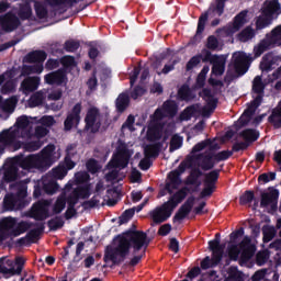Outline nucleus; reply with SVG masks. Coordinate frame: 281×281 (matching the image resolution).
<instances>
[{
    "instance_id": "1",
    "label": "nucleus",
    "mask_w": 281,
    "mask_h": 281,
    "mask_svg": "<svg viewBox=\"0 0 281 281\" xmlns=\"http://www.w3.org/2000/svg\"><path fill=\"white\" fill-rule=\"evenodd\" d=\"M34 128V119L27 116L18 117L14 126L3 131L0 134V144L4 146H13V148H24L29 153H34L43 146V137H45L49 131L43 126Z\"/></svg>"
},
{
    "instance_id": "2",
    "label": "nucleus",
    "mask_w": 281,
    "mask_h": 281,
    "mask_svg": "<svg viewBox=\"0 0 281 281\" xmlns=\"http://www.w3.org/2000/svg\"><path fill=\"white\" fill-rule=\"evenodd\" d=\"M148 247V237L144 232L134 231L119 235L114 239V246L106 248L105 258L112 262H122L126 256L136 255Z\"/></svg>"
},
{
    "instance_id": "3",
    "label": "nucleus",
    "mask_w": 281,
    "mask_h": 281,
    "mask_svg": "<svg viewBox=\"0 0 281 281\" xmlns=\"http://www.w3.org/2000/svg\"><path fill=\"white\" fill-rule=\"evenodd\" d=\"M60 159V150H56V146L48 145L38 155H30L27 157L18 156L14 164L23 170H47L54 162Z\"/></svg>"
},
{
    "instance_id": "4",
    "label": "nucleus",
    "mask_w": 281,
    "mask_h": 281,
    "mask_svg": "<svg viewBox=\"0 0 281 281\" xmlns=\"http://www.w3.org/2000/svg\"><path fill=\"white\" fill-rule=\"evenodd\" d=\"M74 153H76V146H68L64 164L54 168L49 173L42 178L43 190L46 194H55V192H58V183H56V179H65V177H67V171L76 168V162L71 160V155H74Z\"/></svg>"
},
{
    "instance_id": "5",
    "label": "nucleus",
    "mask_w": 281,
    "mask_h": 281,
    "mask_svg": "<svg viewBox=\"0 0 281 281\" xmlns=\"http://www.w3.org/2000/svg\"><path fill=\"white\" fill-rule=\"evenodd\" d=\"M177 113V103L175 101H166L162 108L157 109L154 115L150 116L147 139L155 142L161 137L164 133V124H161L162 117H172Z\"/></svg>"
},
{
    "instance_id": "6",
    "label": "nucleus",
    "mask_w": 281,
    "mask_h": 281,
    "mask_svg": "<svg viewBox=\"0 0 281 281\" xmlns=\"http://www.w3.org/2000/svg\"><path fill=\"white\" fill-rule=\"evenodd\" d=\"M75 181L78 187L74 189L67 200L68 209L65 213L66 218H74V216H76V209H74V205L78 203V199H89L91 195V186L87 184V181H89V173L85 171L76 173Z\"/></svg>"
},
{
    "instance_id": "7",
    "label": "nucleus",
    "mask_w": 281,
    "mask_h": 281,
    "mask_svg": "<svg viewBox=\"0 0 281 281\" xmlns=\"http://www.w3.org/2000/svg\"><path fill=\"white\" fill-rule=\"evenodd\" d=\"M132 155L133 151L126 149V146L119 147L116 155H114L108 165L110 172L105 175L106 181H111V183H119V181L124 179V175L120 173L119 168H126Z\"/></svg>"
},
{
    "instance_id": "8",
    "label": "nucleus",
    "mask_w": 281,
    "mask_h": 281,
    "mask_svg": "<svg viewBox=\"0 0 281 281\" xmlns=\"http://www.w3.org/2000/svg\"><path fill=\"white\" fill-rule=\"evenodd\" d=\"M227 251L231 260H239L240 265H245L254 258L256 246L251 244L249 237H244L239 245L229 244Z\"/></svg>"
},
{
    "instance_id": "9",
    "label": "nucleus",
    "mask_w": 281,
    "mask_h": 281,
    "mask_svg": "<svg viewBox=\"0 0 281 281\" xmlns=\"http://www.w3.org/2000/svg\"><path fill=\"white\" fill-rule=\"evenodd\" d=\"M32 224L30 222H16L14 217H5L0 221V243L1 240H5L8 236H21V234H25L26 229H30Z\"/></svg>"
},
{
    "instance_id": "10",
    "label": "nucleus",
    "mask_w": 281,
    "mask_h": 281,
    "mask_svg": "<svg viewBox=\"0 0 281 281\" xmlns=\"http://www.w3.org/2000/svg\"><path fill=\"white\" fill-rule=\"evenodd\" d=\"M278 14H281L280 2H278L277 0L266 1L263 3L262 13L256 22L257 30H262L265 27H268V25H271L273 16H278Z\"/></svg>"
},
{
    "instance_id": "11",
    "label": "nucleus",
    "mask_w": 281,
    "mask_h": 281,
    "mask_svg": "<svg viewBox=\"0 0 281 281\" xmlns=\"http://www.w3.org/2000/svg\"><path fill=\"white\" fill-rule=\"evenodd\" d=\"M281 45V25L277 26L271 31L270 34L266 35V38L262 40L257 46L254 48L255 58H258L267 52V49H271L273 47H280Z\"/></svg>"
},
{
    "instance_id": "12",
    "label": "nucleus",
    "mask_w": 281,
    "mask_h": 281,
    "mask_svg": "<svg viewBox=\"0 0 281 281\" xmlns=\"http://www.w3.org/2000/svg\"><path fill=\"white\" fill-rule=\"evenodd\" d=\"M47 59V54L43 50H35L26 55V63H35L33 66H23L22 76H30L32 74H43V63Z\"/></svg>"
},
{
    "instance_id": "13",
    "label": "nucleus",
    "mask_w": 281,
    "mask_h": 281,
    "mask_svg": "<svg viewBox=\"0 0 281 281\" xmlns=\"http://www.w3.org/2000/svg\"><path fill=\"white\" fill-rule=\"evenodd\" d=\"M26 190L27 187H25V183L21 182L16 195L7 194L4 196L3 209L7 212H12V210H21V207H23V199L26 196Z\"/></svg>"
},
{
    "instance_id": "14",
    "label": "nucleus",
    "mask_w": 281,
    "mask_h": 281,
    "mask_svg": "<svg viewBox=\"0 0 281 281\" xmlns=\"http://www.w3.org/2000/svg\"><path fill=\"white\" fill-rule=\"evenodd\" d=\"M209 249L212 250V258L206 257L201 262V267L203 269H210V267H216L218 262L223 259V251L225 250V246L221 245L218 239L209 241Z\"/></svg>"
},
{
    "instance_id": "15",
    "label": "nucleus",
    "mask_w": 281,
    "mask_h": 281,
    "mask_svg": "<svg viewBox=\"0 0 281 281\" xmlns=\"http://www.w3.org/2000/svg\"><path fill=\"white\" fill-rule=\"evenodd\" d=\"M86 131L88 133H98L100 131V126H102V115L100 114V110L95 106H90L86 114Z\"/></svg>"
},
{
    "instance_id": "16",
    "label": "nucleus",
    "mask_w": 281,
    "mask_h": 281,
    "mask_svg": "<svg viewBox=\"0 0 281 281\" xmlns=\"http://www.w3.org/2000/svg\"><path fill=\"white\" fill-rule=\"evenodd\" d=\"M249 63H251V57L249 55L238 52L233 55V64L229 66V71L234 69L237 76H245L249 69Z\"/></svg>"
},
{
    "instance_id": "17",
    "label": "nucleus",
    "mask_w": 281,
    "mask_h": 281,
    "mask_svg": "<svg viewBox=\"0 0 281 281\" xmlns=\"http://www.w3.org/2000/svg\"><path fill=\"white\" fill-rule=\"evenodd\" d=\"M49 207H52V200H40L33 204L30 216L35 218V221H46L52 216L49 214Z\"/></svg>"
},
{
    "instance_id": "18",
    "label": "nucleus",
    "mask_w": 281,
    "mask_h": 281,
    "mask_svg": "<svg viewBox=\"0 0 281 281\" xmlns=\"http://www.w3.org/2000/svg\"><path fill=\"white\" fill-rule=\"evenodd\" d=\"M224 8H225V0H216L215 3H213L210 7L209 11L200 16L199 23H198V34H201L203 30H205V23L207 21V16H210V14H217V16H221V14H223Z\"/></svg>"
},
{
    "instance_id": "19",
    "label": "nucleus",
    "mask_w": 281,
    "mask_h": 281,
    "mask_svg": "<svg viewBox=\"0 0 281 281\" xmlns=\"http://www.w3.org/2000/svg\"><path fill=\"white\" fill-rule=\"evenodd\" d=\"M186 172V164H180L177 169L169 172L168 175V181L166 183V190L169 192V194H172L175 190L179 189L181 186V176Z\"/></svg>"
},
{
    "instance_id": "20",
    "label": "nucleus",
    "mask_w": 281,
    "mask_h": 281,
    "mask_svg": "<svg viewBox=\"0 0 281 281\" xmlns=\"http://www.w3.org/2000/svg\"><path fill=\"white\" fill-rule=\"evenodd\" d=\"M204 60H209V63L213 65L212 67L213 76H223V74H225V63H227V56L212 55L207 52Z\"/></svg>"
},
{
    "instance_id": "21",
    "label": "nucleus",
    "mask_w": 281,
    "mask_h": 281,
    "mask_svg": "<svg viewBox=\"0 0 281 281\" xmlns=\"http://www.w3.org/2000/svg\"><path fill=\"white\" fill-rule=\"evenodd\" d=\"M200 95L206 102V105L201 110V115L203 117H210V115L214 113V109H216V104H218V99H216V97L207 89H204L200 93Z\"/></svg>"
},
{
    "instance_id": "22",
    "label": "nucleus",
    "mask_w": 281,
    "mask_h": 281,
    "mask_svg": "<svg viewBox=\"0 0 281 281\" xmlns=\"http://www.w3.org/2000/svg\"><path fill=\"white\" fill-rule=\"evenodd\" d=\"M279 196L280 191L269 188L267 191L261 193V207H271V210H276L278 207Z\"/></svg>"
},
{
    "instance_id": "23",
    "label": "nucleus",
    "mask_w": 281,
    "mask_h": 281,
    "mask_svg": "<svg viewBox=\"0 0 281 281\" xmlns=\"http://www.w3.org/2000/svg\"><path fill=\"white\" fill-rule=\"evenodd\" d=\"M216 181H218V170H213L205 176L204 189L200 193L201 199H205V196H212Z\"/></svg>"
},
{
    "instance_id": "24",
    "label": "nucleus",
    "mask_w": 281,
    "mask_h": 281,
    "mask_svg": "<svg viewBox=\"0 0 281 281\" xmlns=\"http://www.w3.org/2000/svg\"><path fill=\"white\" fill-rule=\"evenodd\" d=\"M173 210L175 209H172V206L169 205L168 202L162 204L161 207L156 209L151 213L154 223H164V221H168V218H170V216H172Z\"/></svg>"
},
{
    "instance_id": "25",
    "label": "nucleus",
    "mask_w": 281,
    "mask_h": 281,
    "mask_svg": "<svg viewBox=\"0 0 281 281\" xmlns=\"http://www.w3.org/2000/svg\"><path fill=\"white\" fill-rule=\"evenodd\" d=\"M82 111V104L77 103L71 112L67 115V119L65 120L64 126L65 131H71L74 126H78V123L80 122V113Z\"/></svg>"
},
{
    "instance_id": "26",
    "label": "nucleus",
    "mask_w": 281,
    "mask_h": 281,
    "mask_svg": "<svg viewBox=\"0 0 281 281\" xmlns=\"http://www.w3.org/2000/svg\"><path fill=\"white\" fill-rule=\"evenodd\" d=\"M198 166L202 170H212L216 166V158L212 150L205 151L198 157Z\"/></svg>"
},
{
    "instance_id": "27",
    "label": "nucleus",
    "mask_w": 281,
    "mask_h": 281,
    "mask_svg": "<svg viewBox=\"0 0 281 281\" xmlns=\"http://www.w3.org/2000/svg\"><path fill=\"white\" fill-rule=\"evenodd\" d=\"M245 23H247V11L240 12L235 18L233 25L224 29L222 32H224L226 36H232L233 34H236V32H238V30H240Z\"/></svg>"
},
{
    "instance_id": "28",
    "label": "nucleus",
    "mask_w": 281,
    "mask_h": 281,
    "mask_svg": "<svg viewBox=\"0 0 281 281\" xmlns=\"http://www.w3.org/2000/svg\"><path fill=\"white\" fill-rule=\"evenodd\" d=\"M41 86V77H27L21 83V91L24 95H30V93L36 91Z\"/></svg>"
},
{
    "instance_id": "29",
    "label": "nucleus",
    "mask_w": 281,
    "mask_h": 281,
    "mask_svg": "<svg viewBox=\"0 0 281 281\" xmlns=\"http://www.w3.org/2000/svg\"><path fill=\"white\" fill-rule=\"evenodd\" d=\"M0 25L4 32H13L20 25L19 18L16 15L7 13L4 16L0 18Z\"/></svg>"
},
{
    "instance_id": "30",
    "label": "nucleus",
    "mask_w": 281,
    "mask_h": 281,
    "mask_svg": "<svg viewBox=\"0 0 281 281\" xmlns=\"http://www.w3.org/2000/svg\"><path fill=\"white\" fill-rule=\"evenodd\" d=\"M71 188H74V184L71 182H68L65 187V191L61 195H59L53 206V214H60L63 210H65V206L67 205V194L71 192Z\"/></svg>"
},
{
    "instance_id": "31",
    "label": "nucleus",
    "mask_w": 281,
    "mask_h": 281,
    "mask_svg": "<svg viewBox=\"0 0 281 281\" xmlns=\"http://www.w3.org/2000/svg\"><path fill=\"white\" fill-rule=\"evenodd\" d=\"M9 268H3V273H10V276H16L23 271V265H25V259L23 257L15 258L14 261L7 260Z\"/></svg>"
},
{
    "instance_id": "32",
    "label": "nucleus",
    "mask_w": 281,
    "mask_h": 281,
    "mask_svg": "<svg viewBox=\"0 0 281 281\" xmlns=\"http://www.w3.org/2000/svg\"><path fill=\"white\" fill-rule=\"evenodd\" d=\"M252 91L258 94L251 104L255 109H258V106H260V102H262V95L260 93L265 91V83H262V78H260V76H257L254 79Z\"/></svg>"
},
{
    "instance_id": "33",
    "label": "nucleus",
    "mask_w": 281,
    "mask_h": 281,
    "mask_svg": "<svg viewBox=\"0 0 281 281\" xmlns=\"http://www.w3.org/2000/svg\"><path fill=\"white\" fill-rule=\"evenodd\" d=\"M44 80L46 85H63V82H67V75H65V71L58 70L45 75Z\"/></svg>"
},
{
    "instance_id": "34",
    "label": "nucleus",
    "mask_w": 281,
    "mask_h": 281,
    "mask_svg": "<svg viewBox=\"0 0 281 281\" xmlns=\"http://www.w3.org/2000/svg\"><path fill=\"white\" fill-rule=\"evenodd\" d=\"M4 83V85H3ZM2 86V93H10V91L14 90L16 83L12 80V72H4L0 76V86Z\"/></svg>"
},
{
    "instance_id": "35",
    "label": "nucleus",
    "mask_w": 281,
    "mask_h": 281,
    "mask_svg": "<svg viewBox=\"0 0 281 281\" xmlns=\"http://www.w3.org/2000/svg\"><path fill=\"white\" fill-rule=\"evenodd\" d=\"M194 206V198H189L186 203L179 209L178 213L176 214L175 218L177 221H183L188 214L192 211V207Z\"/></svg>"
},
{
    "instance_id": "36",
    "label": "nucleus",
    "mask_w": 281,
    "mask_h": 281,
    "mask_svg": "<svg viewBox=\"0 0 281 281\" xmlns=\"http://www.w3.org/2000/svg\"><path fill=\"white\" fill-rule=\"evenodd\" d=\"M189 192H190V190L188 188H182L181 190L176 192L168 201L171 209L175 210V207H177V205H179V203H181V201H183V199H186V196H188Z\"/></svg>"
},
{
    "instance_id": "37",
    "label": "nucleus",
    "mask_w": 281,
    "mask_h": 281,
    "mask_svg": "<svg viewBox=\"0 0 281 281\" xmlns=\"http://www.w3.org/2000/svg\"><path fill=\"white\" fill-rule=\"evenodd\" d=\"M269 122L274 126V128H281V100L278 105L272 110L269 116Z\"/></svg>"
},
{
    "instance_id": "38",
    "label": "nucleus",
    "mask_w": 281,
    "mask_h": 281,
    "mask_svg": "<svg viewBox=\"0 0 281 281\" xmlns=\"http://www.w3.org/2000/svg\"><path fill=\"white\" fill-rule=\"evenodd\" d=\"M47 95V91L46 90H40L37 92H35L29 100V105L31 108L34 106H40V104H43V102H45V98Z\"/></svg>"
},
{
    "instance_id": "39",
    "label": "nucleus",
    "mask_w": 281,
    "mask_h": 281,
    "mask_svg": "<svg viewBox=\"0 0 281 281\" xmlns=\"http://www.w3.org/2000/svg\"><path fill=\"white\" fill-rule=\"evenodd\" d=\"M276 63H278V59L272 54L266 55L260 63L261 71H270Z\"/></svg>"
},
{
    "instance_id": "40",
    "label": "nucleus",
    "mask_w": 281,
    "mask_h": 281,
    "mask_svg": "<svg viewBox=\"0 0 281 281\" xmlns=\"http://www.w3.org/2000/svg\"><path fill=\"white\" fill-rule=\"evenodd\" d=\"M16 102H19V99L16 97H12V98L5 100L1 104L2 111H4V113H12L14 111V109H16Z\"/></svg>"
},
{
    "instance_id": "41",
    "label": "nucleus",
    "mask_w": 281,
    "mask_h": 281,
    "mask_svg": "<svg viewBox=\"0 0 281 281\" xmlns=\"http://www.w3.org/2000/svg\"><path fill=\"white\" fill-rule=\"evenodd\" d=\"M178 95L181 100H192V98H194V93L192 92V90H190V88L188 86H182L179 91H178Z\"/></svg>"
},
{
    "instance_id": "42",
    "label": "nucleus",
    "mask_w": 281,
    "mask_h": 281,
    "mask_svg": "<svg viewBox=\"0 0 281 281\" xmlns=\"http://www.w3.org/2000/svg\"><path fill=\"white\" fill-rule=\"evenodd\" d=\"M128 106V94L122 93L116 99V108L119 111H124Z\"/></svg>"
},
{
    "instance_id": "43",
    "label": "nucleus",
    "mask_w": 281,
    "mask_h": 281,
    "mask_svg": "<svg viewBox=\"0 0 281 281\" xmlns=\"http://www.w3.org/2000/svg\"><path fill=\"white\" fill-rule=\"evenodd\" d=\"M238 38L241 43H247V41H251V38H254V30H251V27H246L238 34Z\"/></svg>"
},
{
    "instance_id": "44",
    "label": "nucleus",
    "mask_w": 281,
    "mask_h": 281,
    "mask_svg": "<svg viewBox=\"0 0 281 281\" xmlns=\"http://www.w3.org/2000/svg\"><path fill=\"white\" fill-rule=\"evenodd\" d=\"M241 137L245 142H256L258 139V132L256 130H245L241 132Z\"/></svg>"
},
{
    "instance_id": "45",
    "label": "nucleus",
    "mask_w": 281,
    "mask_h": 281,
    "mask_svg": "<svg viewBox=\"0 0 281 281\" xmlns=\"http://www.w3.org/2000/svg\"><path fill=\"white\" fill-rule=\"evenodd\" d=\"M263 241L270 243V240H273V236H276V228L271 226H265L263 229Z\"/></svg>"
},
{
    "instance_id": "46",
    "label": "nucleus",
    "mask_w": 281,
    "mask_h": 281,
    "mask_svg": "<svg viewBox=\"0 0 281 281\" xmlns=\"http://www.w3.org/2000/svg\"><path fill=\"white\" fill-rule=\"evenodd\" d=\"M145 157L149 158L150 157H157L159 155V146L157 145H147L145 147Z\"/></svg>"
},
{
    "instance_id": "47",
    "label": "nucleus",
    "mask_w": 281,
    "mask_h": 281,
    "mask_svg": "<svg viewBox=\"0 0 281 281\" xmlns=\"http://www.w3.org/2000/svg\"><path fill=\"white\" fill-rule=\"evenodd\" d=\"M182 144H183V138L181 136L179 135L172 136L171 143H170V153H173V150H179Z\"/></svg>"
},
{
    "instance_id": "48",
    "label": "nucleus",
    "mask_w": 281,
    "mask_h": 281,
    "mask_svg": "<svg viewBox=\"0 0 281 281\" xmlns=\"http://www.w3.org/2000/svg\"><path fill=\"white\" fill-rule=\"evenodd\" d=\"M19 16L23 21H25L26 19H30V16H32V7H30V4L22 5L20 9Z\"/></svg>"
},
{
    "instance_id": "49",
    "label": "nucleus",
    "mask_w": 281,
    "mask_h": 281,
    "mask_svg": "<svg viewBox=\"0 0 281 281\" xmlns=\"http://www.w3.org/2000/svg\"><path fill=\"white\" fill-rule=\"evenodd\" d=\"M63 225H65V222H64L63 218H60V217H56V218L50 220V221L48 222V227H49V229H53L54 232H55L56 229H60V227H63Z\"/></svg>"
},
{
    "instance_id": "50",
    "label": "nucleus",
    "mask_w": 281,
    "mask_h": 281,
    "mask_svg": "<svg viewBox=\"0 0 281 281\" xmlns=\"http://www.w3.org/2000/svg\"><path fill=\"white\" fill-rule=\"evenodd\" d=\"M19 178V170L16 168H11V169H8L5 172H4V179L7 181H14L15 179Z\"/></svg>"
},
{
    "instance_id": "51",
    "label": "nucleus",
    "mask_w": 281,
    "mask_h": 281,
    "mask_svg": "<svg viewBox=\"0 0 281 281\" xmlns=\"http://www.w3.org/2000/svg\"><path fill=\"white\" fill-rule=\"evenodd\" d=\"M254 201V192L246 191L239 199L240 205H247Z\"/></svg>"
},
{
    "instance_id": "52",
    "label": "nucleus",
    "mask_w": 281,
    "mask_h": 281,
    "mask_svg": "<svg viewBox=\"0 0 281 281\" xmlns=\"http://www.w3.org/2000/svg\"><path fill=\"white\" fill-rule=\"evenodd\" d=\"M269 260V250H262L257 254V265L262 266Z\"/></svg>"
},
{
    "instance_id": "53",
    "label": "nucleus",
    "mask_w": 281,
    "mask_h": 281,
    "mask_svg": "<svg viewBox=\"0 0 281 281\" xmlns=\"http://www.w3.org/2000/svg\"><path fill=\"white\" fill-rule=\"evenodd\" d=\"M35 12L38 19H45L47 16V9L41 2H35Z\"/></svg>"
},
{
    "instance_id": "54",
    "label": "nucleus",
    "mask_w": 281,
    "mask_h": 281,
    "mask_svg": "<svg viewBox=\"0 0 281 281\" xmlns=\"http://www.w3.org/2000/svg\"><path fill=\"white\" fill-rule=\"evenodd\" d=\"M260 183H269V181L276 180V173L270 172V173H262L258 178Z\"/></svg>"
},
{
    "instance_id": "55",
    "label": "nucleus",
    "mask_w": 281,
    "mask_h": 281,
    "mask_svg": "<svg viewBox=\"0 0 281 281\" xmlns=\"http://www.w3.org/2000/svg\"><path fill=\"white\" fill-rule=\"evenodd\" d=\"M194 114V108H187L181 114H180V121L181 122H188L190 117Z\"/></svg>"
},
{
    "instance_id": "56",
    "label": "nucleus",
    "mask_w": 281,
    "mask_h": 281,
    "mask_svg": "<svg viewBox=\"0 0 281 281\" xmlns=\"http://www.w3.org/2000/svg\"><path fill=\"white\" fill-rule=\"evenodd\" d=\"M87 168H88L89 172H91L92 175H95V172H98V170H100V165L98 164V161L90 159L87 162Z\"/></svg>"
},
{
    "instance_id": "57",
    "label": "nucleus",
    "mask_w": 281,
    "mask_h": 281,
    "mask_svg": "<svg viewBox=\"0 0 281 281\" xmlns=\"http://www.w3.org/2000/svg\"><path fill=\"white\" fill-rule=\"evenodd\" d=\"M78 47H80V43H78L76 41L70 40L65 43L66 52H76V49H78Z\"/></svg>"
},
{
    "instance_id": "58",
    "label": "nucleus",
    "mask_w": 281,
    "mask_h": 281,
    "mask_svg": "<svg viewBox=\"0 0 281 281\" xmlns=\"http://www.w3.org/2000/svg\"><path fill=\"white\" fill-rule=\"evenodd\" d=\"M60 63L64 67H76V59L71 56H65L60 59Z\"/></svg>"
},
{
    "instance_id": "59",
    "label": "nucleus",
    "mask_w": 281,
    "mask_h": 281,
    "mask_svg": "<svg viewBox=\"0 0 281 281\" xmlns=\"http://www.w3.org/2000/svg\"><path fill=\"white\" fill-rule=\"evenodd\" d=\"M200 63H201V55L192 57L187 64L188 71H190V69H194V67H196V65H199Z\"/></svg>"
},
{
    "instance_id": "60",
    "label": "nucleus",
    "mask_w": 281,
    "mask_h": 281,
    "mask_svg": "<svg viewBox=\"0 0 281 281\" xmlns=\"http://www.w3.org/2000/svg\"><path fill=\"white\" fill-rule=\"evenodd\" d=\"M245 236V228H239L231 234V243H236L239 238Z\"/></svg>"
},
{
    "instance_id": "61",
    "label": "nucleus",
    "mask_w": 281,
    "mask_h": 281,
    "mask_svg": "<svg viewBox=\"0 0 281 281\" xmlns=\"http://www.w3.org/2000/svg\"><path fill=\"white\" fill-rule=\"evenodd\" d=\"M38 236H41V231L33 229L26 235V238L29 243H36V240H38Z\"/></svg>"
},
{
    "instance_id": "62",
    "label": "nucleus",
    "mask_w": 281,
    "mask_h": 281,
    "mask_svg": "<svg viewBox=\"0 0 281 281\" xmlns=\"http://www.w3.org/2000/svg\"><path fill=\"white\" fill-rule=\"evenodd\" d=\"M37 122L38 124H43V126H54V124H56L54 116H43L42 120Z\"/></svg>"
},
{
    "instance_id": "63",
    "label": "nucleus",
    "mask_w": 281,
    "mask_h": 281,
    "mask_svg": "<svg viewBox=\"0 0 281 281\" xmlns=\"http://www.w3.org/2000/svg\"><path fill=\"white\" fill-rule=\"evenodd\" d=\"M231 155L232 154H229V151H225V150L214 154L216 164H218V161H225V159H229Z\"/></svg>"
},
{
    "instance_id": "64",
    "label": "nucleus",
    "mask_w": 281,
    "mask_h": 281,
    "mask_svg": "<svg viewBox=\"0 0 281 281\" xmlns=\"http://www.w3.org/2000/svg\"><path fill=\"white\" fill-rule=\"evenodd\" d=\"M206 47L209 49H218V40L216 37H214V36H210L207 38Z\"/></svg>"
}]
</instances>
